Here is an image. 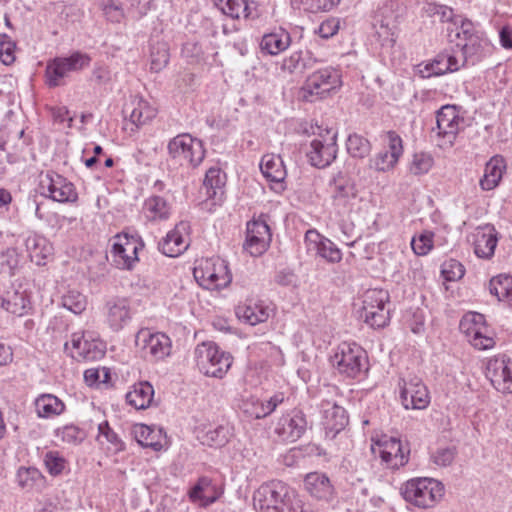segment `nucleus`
Here are the masks:
<instances>
[{
	"label": "nucleus",
	"mask_w": 512,
	"mask_h": 512,
	"mask_svg": "<svg viewBox=\"0 0 512 512\" xmlns=\"http://www.w3.org/2000/svg\"><path fill=\"white\" fill-rule=\"evenodd\" d=\"M271 309L263 302H253L238 305L236 307V316L238 319L251 326L266 322L270 317Z\"/></svg>",
	"instance_id": "25"
},
{
	"label": "nucleus",
	"mask_w": 512,
	"mask_h": 512,
	"mask_svg": "<svg viewBox=\"0 0 512 512\" xmlns=\"http://www.w3.org/2000/svg\"><path fill=\"white\" fill-rule=\"evenodd\" d=\"M305 243L309 251H314L328 262L337 263L342 259L340 249L331 240L323 237L316 230H308L306 232Z\"/></svg>",
	"instance_id": "20"
},
{
	"label": "nucleus",
	"mask_w": 512,
	"mask_h": 512,
	"mask_svg": "<svg viewBox=\"0 0 512 512\" xmlns=\"http://www.w3.org/2000/svg\"><path fill=\"white\" fill-rule=\"evenodd\" d=\"M105 323L114 332L124 329L132 320L133 308L126 297L113 296L108 298L103 306Z\"/></svg>",
	"instance_id": "11"
},
{
	"label": "nucleus",
	"mask_w": 512,
	"mask_h": 512,
	"mask_svg": "<svg viewBox=\"0 0 512 512\" xmlns=\"http://www.w3.org/2000/svg\"><path fill=\"white\" fill-rule=\"evenodd\" d=\"M154 396V389L149 382H139L126 393L127 403L137 410L150 406Z\"/></svg>",
	"instance_id": "31"
},
{
	"label": "nucleus",
	"mask_w": 512,
	"mask_h": 512,
	"mask_svg": "<svg viewBox=\"0 0 512 512\" xmlns=\"http://www.w3.org/2000/svg\"><path fill=\"white\" fill-rule=\"evenodd\" d=\"M336 138L335 132L327 131L325 136H321V139L311 141L310 148L306 152L311 165L325 168L335 160L338 150Z\"/></svg>",
	"instance_id": "15"
},
{
	"label": "nucleus",
	"mask_w": 512,
	"mask_h": 512,
	"mask_svg": "<svg viewBox=\"0 0 512 512\" xmlns=\"http://www.w3.org/2000/svg\"><path fill=\"white\" fill-rule=\"evenodd\" d=\"M36 412L39 417L50 418L60 415L64 409V403L52 394H43L35 401Z\"/></svg>",
	"instance_id": "37"
},
{
	"label": "nucleus",
	"mask_w": 512,
	"mask_h": 512,
	"mask_svg": "<svg viewBox=\"0 0 512 512\" xmlns=\"http://www.w3.org/2000/svg\"><path fill=\"white\" fill-rule=\"evenodd\" d=\"M72 357L78 361H95L101 359L106 351L102 340L90 332L73 333L71 336Z\"/></svg>",
	"instance_id": "14"
},
{
	"label": "nucleus",
	"mask_w": 512,
	"mask_h": 512,
	"mask_svg": "<svg viewBox=\"0 0 512 512\" xmlns=\"http://www.w3.org/2000/svg\"><path fill=\"white\" fill-rule=\"evenodd\" d=\"M321 410L327 430L337 434L347 425L348 416L343 407L330 401H323L321 404Z\"/></svg>",
	"instance_id": "26"
},
{
	"label": "nucleus",
	"mask_w": 512,
	"mask_h": 512,
	"mask_svg": "<svg viewBox=\"0 0 512 512\" xmlns=\"http://www.w3.org/2000/svg\"><path fill=\"white\" fill-rule=\"evenodd\" d=\"M339 83L340 77L336 70L329 67L319 69L307 77L301 90L302 97L310 102L324 98L336 89Z\"/></svg>",
	"instance_id": "8"
},
{
	"label": "nucleus",
	"mask_w": 512,
	"mask_h": 512,
	"mask_svg": "<svg viewBox=\"0 0 512 512\" xmlns=\"http://www.w3.org/2000/svg\"><path fill=\"white\" fill-rule=\"evenodd\" d=\"M135 342L146 354L155 356L160 346V337L158 333H152L150 329L144 328L137 333Z\"/></svg>",
	"instance_id": "44"
},
{
	"label": "nucleus",
	"mask_w": 512,
	"mask_h": 512,
	"mask_svg": "<svg viewBox=\"0 0 512 512\" xmlns=\"http://www.w3.org/2000/svg\"><path fill=\"white\" fill-rule=\"evenodd\" d=\"M307 421L305 415L298 410L283 415L275 427V433L283 440L294 442L306 431Z\"/></svg>",
	"instance_id": "19"
},
{
	"label": "nucleus",
	"mask_w": 512,
	"mask_h": 512,
	"mask_svg": "<svg viewBox=\"0 0 512 512\" xmlns=\"http://www.w3.org/2000/svg\"><path fill=\"white\" fill-rule=\"evenodd\" d=\"M99 434L98 441L102 443V438H104L111 446L110 450L114 452H120L124 450L125 445L124 442L119 438V436L110 428L107 421L102 422L98 426Z\"/></svg>",
	"instance_id": "48"
},
{
	"label": "nucleus",
	"mask_w": 512,
	"mask_h": 512,
	"mask_svg": "<svg viewBox=\"0 0 512 512\" xmlns=\"http://www.w3.org/2000/svg\"><path fill=\"white\" fill-rule=\"evenodd\" d=\"M379 455L391 469H398L408 462L409 450L405 451L401 441L390 437L379 441Z\"/></svg>",
	"instance_id": "21"
},
{
	"label": "nucleus",
	"mask_w": 512,
	"mask_h": 512,
	"mask_svg": "<svg viewBox=\"0 0 512 512\" xmlns=\"http://www.w3.org/2000/svg\"><path fill=\"white\" fill-rule=\"evenodd\" d=\"M15 43L7 35L0 36V61L10 65L15 60Z\"/></svg>",
	"instance_id": "59"
},
{
	"label": "nucleus",
	"mask_w": 512,
	"mask_h": 512,
	"mask_svg": "<svg viewBox=\"0 0 512 512\" xmlns=\"http://www.w3.org/2000/svg\"><path fill=\"white\" fill-rule=\"evenodd\" d=\"M433 157L425 152L415 153L409 165V171L415 176L427 174L433 167Z\"/></svg>",
	"instance_id": "46"
},
{
	"label": "nucleus",
	"mask_w": 512,
	"mask_h": 512,
	"mask_svg": "<svg viewBox=\"0 0 512 512\" xmlns=\"http://www.w3.org/2000/svg\"><path fill=\"white\" fill-rule=\"evenodd\" d=\"M271 237L270 228L265 220H253L247 223L246 240L243 247L251 256H260L269 247Z\"/></svg>",
	"instance_id": "16"
},
{
	"label": "nucleus",
	"mask_w": 512,
	"mask_h": 512,
	"mask_svg": "<svg viewBox=\"0 0 512 512\" xmlns=\"http://www.w3.org/2000/svg\"><path fill=\"white\" fill-rule=\"evenodd\" d=\"M226 175L217 167H211L205 175L203 182L208 198H220L223 194L222 188L225 185Z\"/></svg>",
	"instance_id": "39"
},
{
	"label": "nucleus",
	"mask_w": 512,
	"mask_h": 512,
	"mask_svg": "<svg viewBox=\"0 0 512 512\" xmlns=\"http://www.w3.org/2000/svg\"><path fill=\"white\" fill-rule=\"evenodd\" d=\"M386 144L388 150L386 152L400 158L403 155V140L395 131H388L386 133Z\"/></svg>",
	"instance_id": "61"
},
{
	"label": "nucleus",
	"mask_w": 512,
	"mask_h": 512,
	"mask_svg": "<svg viewBox=\"0 0 512 512\" xmlns=\"http://www.w3.org/2000/svg\"><path fill=\"white\" fill-rule=\"evenodd\" d=\"M486 377L497 391L512 393V360L505 356L490 359L486 366Z\"/></svg>",
	"instance_id": "17"
},
{
	"label": "nucleus",
	"mask_w": 512,
	"mask_h": 512,
	"mask_svg": "<svg viewBox=\"0 0 512 512\" xmlns=\"http://www.w3.org/2000/svg\"><path fill=\"white\" fill-rule=\"evenodd\" d=\"M467 327H469V330H466L464 327H460V330L466 335L468 341L475 348L479 350H486L494 346L495 341L491 336L478 330L472 323Z\"/></svg>",
	"instance_id": "42"
},
{
	"label": "nucleus",
	"mask_w": 512,
	"mask_h": 512,
	"mask_svg": "<svg viewBox=\"0 0 512 512\" xmlns=\"http://www.w3.org/2000/svg\"><path fill=\"white\" fill-rule=\"evenodd\" d=\"M1 307L7 312L21 317L28 314L31 303L24 291L11 289L1 296Z\"/></svg>",
	"instance_id": "27"
},
{
	"label": "nucleus",
	"mask_w": 512,
	"mask_h": 512,
	"mask_svg": "<svg viewBox=\"0 0 512 512\" xmlns=\"http://www.w3.org/2000/svg\"><path fill=\"white\" fill-rule=\"evenodd\" d=\"M441 274L447 281H457L464 276L465 269L459 261L449 259L442 264Z\"/></svg>",
	"instance_id": "54"
},
{
	"label": "nucleus",
	"mask_w": 512,
	"mask_h": 512,
	"mask_svg": "<svg viewBox=\"0 0 512 512\" xmlns=\"http://www.w3.org/2000/svg\"><path fill=\"white\" fill-rule=\"evenodd\" d=\"M196 282L207 290H219L232 281L227 262L220 257L202 258L193 269Z\"/></svg>",
	"instance_id": "4"
},
{
	"label": "nucleus",
	"mask_w": 512,
	"mask_h": 512,
	"mask_svg": "<svg viewBox=\"0 0 512 512\" xmlns=\"http://www.w3.org/2000/svg\"><path fill=\"white\" fill-rule=\"evenodd\" d=\"M230 429L228 426L219 425L206 433V441L211 446H224L230 437Z\"/></svg>",
	"instance_id": "57"
},
{
	"label": "nucleus",
	"mask_w": 512,
	"mask_h": 512,
	"mask_svg": "<svg viewBox=\"0 0 512 512\" xmlns=\"http://www.w3.org/2000/svg\"><path fill=\"white\" fill-rule=\"evenodd\" d=\"M304 486L306 491L315 499L330 501L334 495V488L330 479L323 473L312 472L305 476Z\"/></svg>",
	"instance_id": "24"
},
{
	"label": "nucleus",
	"mask_w": 512,
	"mask_h": 512,
	"mask_svg": "<svg viewBox=\"0 0 512 512\" xmlns=\"http://www.w3.org/2000/svg\"><path fill=\"white\" fill-rule=\"evenodd\" d=\"M389 293L383 289H369L362 296L360 318L372 328H383L390 320Z\"/></svg>",
	"instance_id": "5"
},
{
	"label": "nucleus",
	"mask_w": 512,
	"mask_h": 512,
	"mask_svg": "<svg viewBox=\"0 0 512 512\" xmlns=\"http://www.w3.org/2000/svg\"><path fill=\"white\" fill-rule=\"evenodd\" d=\"M61 304L74 314H81L86 309V297L76 290H70L62 296Z\"/></svg>",
	"instance_id": "45"
},
{
	"label": "nucleus",
	"mask_w": 512,
	"mask_h": 512,
	"mask_svg": "<svg viewBox=\"0 0 512 512\" xmlns=\"http://www.w3.org/2000/svg\"><path fill=\"white\" fill-rule=\"evenodd\" d=\"M465 126L464 118L454 105H444L436 113V128L432 129L438 137L452 145L456 135Z\"/></svg>",
	"instance_id": "13"
},
{
	"label": "nucleus",
	"mask_w": 512,
	"mask_h": 512,
	"mask_svg": "<svg viewBox=\"0 0 512 512\" xmlns=\"http://www.w3.org/2000/svg\"><path fill=\"white\" fill-rule=\"evenodd\" d=\"M470 323L475 325L477 327V329L480 330L481 332H484L487 334V327L485 325V317L483 314L476 313V312H471V313L466 314L460 321L459 327H464V328H466V330H469V327H467V326L470 325Z\"/></svg>",
	"instance_id": "64"
},
{
	"label": "nucleus",
	"mask_w": 512,
	"mask_h": 512,
	"mask_svg": "<svg viewBox=\"0 0 512 512\" xmlns=\"http://www.w3.org/2000/svg\"><path fill=\"white\" fill-rule=\"evenodd\" d=\"M490 294L512 306V276L500 274L489 282Z\"/></svg>",
	"instance_id": "38"
},
{
	"label": "nucleus",
	"mask_w": 512,
	"mask_h": 512,
	"mask_svg": "<svg viewBox=\"0 0 512 512\" xmlns=\"http://www.w3.org/2000/svg\"><path fill=\"white\" fill-rule=\"evenodd\" d=\"M253 504L260 512H305L296 491L278 480L262 484L254 492Z\"/></svg>",
	"instance_id": "1"
},
{
	"label": "nucleus",
	"mask_w": 512,
	"mask_h": 512,
	"mask_svg": "<svg viewBox=\"0 0 512 512\" xmlns=\"http://www.w3.org/2000/svg\"><path fill=\"white\" fill-rule=\"evenodd\" d=\"M333 197L338 205L346 206L351 199L356 197L354 184L349 181L337 182Z\"/></svg>",
	"instance_id": "51"
},
{
	"label": "nucleus",
	"mask_w": 512,
	"mask_h": 512,
	"mask_svg": "<svg viewBox=\"0 0 512 512\" xmlns=\"http://www.w3.org/2000/svg\"><path fill=\"white\" fill-rule=\"evenodd\" d=\"M102 10L106 18L113 23H120L124 19V9L117 0H103Z\"/></svg>",
	"instance_id": "55"
},
{
	"label": "nucleus",
	"mask_w": 512,
	"mask_h": 512,
	"mask_svg": "<svg viewBox=\"0 0 512 512\" xmlns=\"http://www.w3.org/2000/svg\"><path fill=\"white\" fill-rule=\"evenodd\" d=\"M401 495L410 504L427 509L439 502L444 495L443 484L434 478H413L400 488Z\"/></svg>",
	"instance_id": "2"
},
{
	"label": "nucleus",
	"mask_w": 512,
	"mask_h": 512,
	"mask_svg": "<svg viewBox=\"0 0 512 512\" xmlns=\"http://www.w3.org/2000/svg\"><path fill=\"white\" fill-rule=\"evenodd\" d=\"M434 234L430 231H425L418 237H413L411 240V247L415 254L424 256L427 255L433 247Z\"/></svg>",
	"instance_id": "53"
},
{
	"label": "nucleus",
	"mask_w": 512,
	"mask_h": 512,
	"mask_svg": "<svg viewBox=\"0 0 512 512\" xmlns=\"http://www.w3.org/2000/svg\"><path fill=\"white\" fill-rule=\"evenodd\" d=\"M25 247L30 260L37 265H43L46 258L51 255L52 247L43 236L33 234L25 240Z\"/></svg>",
	"instance_id": "34"
},
{
	"label": "nucleus",
	"mask_w": 512,
	"mask_h": 512,
	"mask_svg": "<svg viewBox=\"0 0 512 512\" xmlns=\"http://www.w3.org/2000/svg\"><path fill=\"white\" fill-rule=\"evenodd\" d=\"M43 461L50 475L58 476L66 468L67 461L58 451H48L44 454Z\"/></svg>",
	"instance_id": "47"
},
{
	"label": "nucleus",
	"mask_w": 512,
	"mask_h": 512,
	"mask_svg": "<svg viewBox=\"0 0 512 512\" xmlns=\"http://www.w3.org/2000/svg\"><path fill=\"white\" fill-rule=\"evenodd\" d=\"M455 454L454 448H440L432 454L431 459L436 465L446 467L453 462Z\"/></svg>",
	"instance_id": "62"
},
{
	"label": "nucleus",
	"mask_w": 512,
	"mask_h": 512,
	"mask_svg": "<svg viewBox=\"0 0 512 512\" xmlns=\"http://www.w3.org/2000/svg\"><path fill=\"white\" fill-rule=\"evenodd\" d=\"M222 492L209 477H200L188 491L189 500L199 507H207L216 502Z\"/></svg>",
	"instance_id": "22"
},
{
	"label": "nucleus",
	"mask_w": 512,
	"mask_h": 512,
	"mask_svg": "<svg viewBox=\"0 0 512 512\" xmlns=\"http://www.w3.org/2000/svg\"><path fill=\"white\" fill-rule=\"evenodd\" d=\"M40 190L44 196L61 203L74 202L78 198L74 185L55 172L41 175Z\"/></svg>",
	"instance_id": "12"
},
{
	"label": "nucleus",
	"mask_w": 512,
	"mask_h": 512,
	"mask_svg": "<svg viewBox=\"0 0 512 512\" xmlns=\"http://www.w3.org/2000/svg\"><path fill=\"white\" fill-rule=\"evenodd\" d=\"M497 237L492 227L478 231L475 239V254L480 258H489L494 254Z\"/></svg>",
	"instance_id": "36"
},
{
	"label": "nucleus",
	"mask_w": 512,
	"mask_h": 512,
	"mask_svg": "<svg viewBox=\"0 0 512 512\" xmlns=\"http://www.w3.org/2000/svg\"><path fill=\"white\" fill-rule=\"evenodd\" d=\"M91 57L83 52L76 51L67 57H56L46 66V83L49 87H58L65 84V78L72 72H78L88 67Z\"/></svg>",
	"instance_id": "7"
},
{
	"label": "nucleus",
	"mask_w": 512,
	"mask_h": 512,
	"mask_svg": "<svg viewBox=\"0 0 512 512\" xmlns=\"http://www.w3.org/2000/svg\"><path fill=\"white\" fill-rule=\"evenodd\" d=\"M143 242L136 236L126 233L117 234L110 251L112 263L119 269L131 270L139 261L138 252Z\"/></svg>",
	"instance_id": "9"
},
{
	"label": "nucleus",
	"mask_w": 512,
	"mask_h": 512,
	"mask_svg": "<svg viewBox=\"0 0 512 512\" xmlns=\"http://www.w3.org/2000/svg\"><path fill=\"white\" fill-rule=\"evenodd\" d=\"M302 50L293 52L289 57L283 59L281 70L290 74L302 72Z\"/></svg>",
	"instance_id": "60"
},
{
	"label": "nucleus",
	"mask_w": 512,
	"mask_h": 512,
	"mask_svg": "<svg viewBox=\"0 0 512 512\" xmlns=\"http://www.w3.org/2000/svg\"><path fill=\"white\" fill-rule=\"evenodd\" d=\"M218 6L225 15L233 19H239L242 16L252 17L251 5L246 0H219Z\"/></svg>",
	"instance_id": "40"
},
{
	"label": "nucleus",
	"mask_w": 512,
	"mask_h": 512,
	"mask_svg": "<svg viewBox=\"0 0 512 512\" xmlns=\"http://www.w3.org/2000/svg\"><path fill=\"white\" fill-rule=\"evenodd\" d=\"M446 63H447V71L448 72H455L458 71L461 67H464L465 65H468L467 61L465 60V57L460 53L459 48L456 50H453L452 52H444Z\"/></svg>",
	"instance_id": "63"
},
{
	"label": "nucleus",
	"mask_w": 512,
	"mask_h": 512,
	"mask_svg": "<svg viewBox=\"0 0 512 512\" xmlns=\"http://www.w3.org/2000/svg\"><path fill=\"white\" fill-rule=\"evenodd\" d=\"M399 159L386 151H381L370 159V167L379 172H387L397 165Z\"/></svg>",
	"instance_id": "52"
},
{
	"label": "nucleus",
	"mask_w": 512,
	"mask_h": 512,
	"mask_svg": "<svg viewBox=\"0 0 512 512\" xmlns=\"http://www.w3.org/2000/svg\"><path fill=\"white\" fill-rule=\"evenodd\" d=\"M17 483L27 492H41L46 487V478L37 468L20 467L17 472Z\"/></svg>",
	"instance_id": "32"
},
{
	"label": "nucleus",
	"mask_w": 512,
	"mask_h": 512,
	"mask_svg": "<svg viewBox=\"0 0 512 512\" xmlns=\"http://www.w3.org/2000/svg\"><path fill=\"white\" fill-rule=\"evenodd\" d=\"M446 58L445 54L439 53L432 62L427 63L424 66L423 70H420V72L423 74V77H431V76H439L443 75L445 73H448L446 67Z\"/></svg>",
	"instance_id": "56"
},
{
	"label": "nucleus",
	"mask_w": 512,
	"mask_h": 512,
	"mask_svg": "<svg viewBox=\"0 0 512 512\" xmlns=\"http://www.w3.org/2000/svg\"><path fill=\"white\" fill-rule=\"evenodd\" d=\"M136 441L143 447H150L155 451L160 450V444L155 441L153 429L145 424H140L134 430Z\"/></svg>",
	"instance_id": "49"
},
{
	"label": "nucleus",
	"mask_w": 512,
	"mask_h": 512,
	"mask_svg": "<svg viewBox=\"0 0 512 512\" xmlns=\"http://www.w3.org/2000/svg\"><path fill=\"white\" fill-rule=\"evenodd\" d=\"M471 27V23L462 24L461 31L465 36V43L458 44L457 46L460 50V53L463 55V57H465L467 63L473 65L480 59L482 45L480 38L470 32Z\"/></svg>",
	"instance_id": "29"
},
{
	"label": "nucleus",
	"mask_w": 512,
	"mask_h": 512,
	"mask_svg": "<svg viewBox=\"0 0 512 512\" xmlns=\"http://www.w3.org/2000/svg\"><path fill=\"white\" fill-rule=\"evenodd\" d=\"M187 222H180L175 228L168 232L162 242V254L168 257H177L181 255L189 246L187 242Z\"/></svg>",
	"instance_id": "23"
},
{
	"label": "nucleus",
	"mask_w": 512,
	"mask_h": 512,
	"mask_svg": "<svg viewBox=\"0 0 512 512\" xmlns=\"http://www.w3.org/2000/svg\"><path fill=\"white\" fill-rule=\"evenodd\" d=\"M168 152L181 163L185 161L193 167L198 166L205 156L202 142L189 134H181L173 138L168 144Z\"/></svg>",
	"instance_id": "10"
},
{
	"label": "nucleus",
	"mask_w": 512,
	"mask_h": 512,
	"mask_svg": "<svg viewBox=\"0 0 512 512\" xmlns=\"http://www.w3.org/2000/svg\"><path fill=\"white\" fill-rule=\"evenodd\" d=\"M267 408L265 405V401L251 398L244 403V412L255 419L265 418L270 415L269 412H266Z\"/></svg>",
	"instance_id": "58"
},
{
	"label": "nucleus",
	"mask_w": 512,
	"mask_h": 512,
	"mask_svg": "<svg viewBox=\"0 0 512 512\" xmlns=\"http://www.w3.org/2000/svg\"><path fill=\"white\" fill-rule=\"evenodd\" d=\"M56 436L60 438L61 441L72 445L81 443L86 437L83 430L72 424L58 428L56 430Z\"/></svg>",
	"instance_id": "50"
},
{
	"label": "nucleus",
	"mask_w": 512,
	"mask_h": 512,
	"mask_svg": "<svg viewBox=\"0 0 512 512\" xmlns=\"http://www.w3.org/2000/svg\"><path fill=\"white\" fill-rule=\"evenodd\" d=\"M260 170L267 180L275 183H282L287 174L283 160L275 154H266L262 157Z\"/></svg>",
	"instance_id": "35"
},
{
	"label": "nucleus",
	"mask_w": 512,
	"mask_h": 512,
	"mask_svg": "<svg viewBox=\"0 0 512 512\" xmlns=\"http://www.w3.org/2000/svg\"><path fill=\"white\" fill-rule=\"evenodd\" d=\"M331 361L340 374L349 378H356L368 369L366 351L356 343H341Z\"/></svg>",
	"instance_id": "6"
},
{
	"label": "nucleus",
	"mask_w": 512,
	"mask_h": 512,
	"mask_svg": "<svg viewBox=\"0 0 512 512\" xmlns=\"http://www.w3.org/2000/svg\"><path fill=\"white\" fill-rule=\"evenodd\" d=\"M125 115L129 114V120L135 125H143L155 117V110L151 109L146 102L138 101L137 106L132 104L126 105L124 108Z\"/></svg>",
	"instance_id": "41"
},
{
	"label": "nucleus",
	"mask_w": 512,
	"mask_h": 512,
	"mask_svg": "<svg viewBox=\"0 0 512 512\" xmlns=\"http://www.w3.org/2000/svg\"><path fill=\"white\" fill-rule=\"evenodd\" d=\"M400 399L405 409L422 410L430 403V396L427 387L419 378H412L409 381L403 380L400 386Z\"/></svg>",
	"instance_id": "18"
},
{
	"label": "nucleus",
	"mask_w": 512,
	"mask_h": 512,
	"mask_svg": "<svg viewBox=\"0 0 512 512\" xmlns=\"http://www.w3.org/2000/svg\"><path fill=\"white\" fill-rule=\"evenodd\" d=\"M373 27L375 36L383 47H393L395 43V24L391 17H386L384 12L380 11L374 16Z\"/></svg>",
	"instance_id": "33"
},
{
	"label": "nucleus",
	"mask_w": 512,
	"mask_h": 512,
	"mask_svg": "<svg viewBox=\"0 0 512 512\" xmlns=\"http://www.w3.org/2000/svg\"><path fill=\"white\" fill-rule=\"evenodd\" d=\"M197 367L209 377L223 378L233 363L230 353L221 350L214 342L205 341L194 350Z\"/></svg>",
	"instance_id": "3"
},
{
	"label": "nucleus",
	"mask_w": 512,
	"mask_h": 512,
	"mask_svg": "<svg viewBox=\"0 0 512 512\" xmlns=\"http://www.w3.org/2000/svg\"><path fill=\"white\" fill-rule=\"evenodd\" d=\"M506 169L505 160L501 156L492 157L485 166L484 175L480 180V186L483 190H493L496 188Z\"/></svg>",
	"instance_id": "30"
},
{
	"label": "nucleus",
	"mask_w": 512,
	"mask_h": 512,
	"mask_svg": "<svg viewBox=\"0 0 512 512\" xmlns=\"http://www.w3.org/2000/svg\"><path fill=\"white\" fill-rule=\"evenodd\" d=\"M291 44L290 34L283 28H278L270 33L264 34L260 48L262 52L269 55H278L285 51Z\"/></svg>",
	"instance_id": "28"
},
{
	"label": "nucleus",
	"mask_w": 512,
	"mask_h": 512,
	"mask_svg": "<svg viewBox=\"0 0 512 512\" xmlns=\"http://www.w3.org/2000/svg\"><path fill=\"white\" fill-rule=\"evenodd\" d=\"M346 147L348 153L354 158H364L371 152L369 140L356 133L348 136Z\"/></svg>",
	"instance_id": "43"
}]
</instances>
